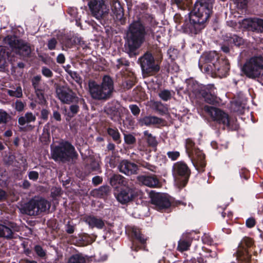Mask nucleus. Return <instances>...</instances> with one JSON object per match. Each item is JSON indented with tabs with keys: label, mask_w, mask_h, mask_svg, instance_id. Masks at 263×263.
<instances>
[{
	"label": "nucleus",
	"mask_w": 263,
	"mask_h": 263,
	"mask_svg": "<svg viewBox=\"0 0 263 263\" xmlns=\"http://www.w3.org/2000/svg\"><path fill=\"white\" fill-rule=\"evenodd\" d=\"M126 34L125 50L129 57H133L138 54L137 50L144 42L145 36H154V32L141 21L136 20L129 25Z\"/></svg>",
	"instance_id": "f257e3e1"
},
{
	"label": "nucleus",
	"mask_w": 263,
	"mask_h": 263,
	"mask_svg": "<svg viewBox=\"0 0 263 263\" xmlns=\"http://www.w3.org/2000/svg\"><path fill=\"white\" fill-rule=\"evenodd\" d=\"M199 67L204 72L213 77L222 78L228 73L230 67L229 62L225 59H219L215 51L203 53L199 61Z\"/></svg>",
	"instance_id": "f03ea898"
},
{
	"label": "nucleus",
	"mask_w": 263,
	"mask_h": 263,
	"mask_svg": "<svg viewBox=\"0 0 263 263\" xmlns=\"http://www.w3.org/2000/svg\"><path fill=\"white\" fill-rule=\"evenodd\" d=\"M89 92L91 97L98 100H107L111 97L114 90V82L108 76L103 77L101 84L93 80H90L88 83Z\"/></svg>",
	"instance_id": "7ed1b4c3"
},
{
	"label": "nucleus",
	"mask_w": 263,
	"mask_h": 263,
	"mask_svg": "<svg viewBox=\"0 0 263 263\" xmlns=\"http://www.w3.org/2000/svg\"><path fill=\"white\" fill-rule=\"evenodd\" d=\"M51 156L56 161L66 162L77 158L78 155L71 143L62 141L58 145L51 147Z\"/></svg>",
	"instance_id": "20e7f679"
},
{
	"label": "nucleus",
	"mask_w": 263,
	"mask_h": 263,
	"mask_svg": "<svg viewBox=\"0 0 263 263\" xmlns=\"http://www.w3.org/2000/svg\"><path fill=\"white\" fill-rule=\"evenodd\" d=\"M49 208L50 203L47 200L41 198H35L24 204L21 210L24 214L35 216L46 212Z\"/></svg>",
	"instance_id": "39448f33"
},
{
	"label": "nucleus",
	"mask_w": 263,
	"mask_h": 263,
	"mask_svg": "<svg viewBox=\"0 0 263 263\" xmlns=\"http://www.w3.org/2000/svg\"><path fill=\"white\" fill-rule=\"evenodd\" d=\"M263 69V58L261 57H253L248 60L241 69L245 74L251 79L259 78Z\"/></svg>",
	"instance_id": "423d86ee"
},
{
	"label": "nucleus",
	"mask_w": 263,
	"mask_h": 263,
	"mask_svg": "<svg viewBox=\"0 0 263 263\" xmlns=\"http://www.w3.org/2000/svg\"><path fill=\"white\" fill-rule=\"evenodd\" d=\"M185 147L189 156L196 169L199 172L203 171L206 164L204 155L200 149L195 147L194 142L190 138L186 140Z\"/></svg>",
	"instance_id": "0eeeda50"
},
{
	"label": "nucleus",
	"mask_w": 263,
	"mask_h": 263,
	"mask_svg": "<svg viewBox=\"0 0 263 263\" xmlns=\"http://www.w3.org/2000/svg\"><path fill=\"white\" fill-rule=\"evenodd\" d=\"M212 9V5L209 3V0L197 1L190 14L193 15L192 20L195 21L197 19L199 22L204 24L209 18Z\"/></svg>",
	"instance_id": "6e6552de"
},
{
	"label": "nucleus",
	"mask_w": 263,
	"mask_h": 263,
	"mask_svg": "<svg viewBox=\"0 0 263 263\" xmlns=\"http://www.w3.org/2000/svg\"><path fill=\"white\" fill-rule=\"evenodd\" d=\"M187 90L193 93H199L204 99L205 101L209 104H214L216 102L215 89L214 85L210 84L207 85L203 89L200 90L199 84L193 80L187 81Z\"/></svg>",
	"instance_id": "1a4fd4ad"
},
{
	"label": "nucleus",
	"mask_w": 263,
	"mask_h": 263,
	"mask_svg": "<svg viewBox=\"0 0 263 263\" xmlns=\"http://www.w3.org/2000/svg\"><path fill=\"white\" fill-rule=\"evenodd\" d=\"M106 0H88V6L91 15L98 20L105 17L109 13V9Z\"/></svg>",
	"instance_id": "9d476101"
},
{
	"label": "nucleus",
	"mask_w": 263,
	"mask_h": 263,
	"mask_svg": "<svg viewBox=\"0 0 263 263\" xmlns=\"http://www.w3.org/2000/svg\"><path fill=\"white\" fill-rule=\"evenodd\" d=\"M190 170L187 165L181 161L175 163L173 167V175L175 181L180 187L186 184L190 175Z\"/></svg>",
	"instance_id": "9b49d317"
},
{
	"label": "nucleus",
	"mask_w": 263,
	"mask_h": 263,
	"mask_svg": "<svg viewBox=\"0 0 263 263\" xmlns=\"http://www.w3.org/2000/svg\"><path fill=\"white\" fill-rule=\"evenodd\" d=\"M6 45L9 46L11 50L24 57L28 56L31 53L30 47L19 41L15 36H7L4 40Z\"/></svg>",
	"instance_id": "f8f14e48"
},
{
	"label": "nucleus",
	"mask_w": 263,
	"mask_h": 263,
	"mask_svg": "<svg viewBox=\"0 0 263 263\" xmlns=\"http://www.w3.org/2000/svg\"><path fill=\"white\" fill-rule=\"evenodd\" d=\"M139 60L144 74H153L160 69L158 62L155 61L153 55L149 52L145 53Z\"/></svg>",
	"instance_id": "ddd939ff"
},
{
	"label": "nucleus",
	"mask_w": 263,
	"mask_h": 263,
	"mask_svg": "<svg viewBox=\"0 0 263 263\" xmlns=\"http://www.w3.org/2000/svg\"><path fill=\"white\" fill-rule=\"evenodd\" d=\"M253 245L252 239L249 237H244L240 241L236 252V258L245 262L249 261L251 258L250 251Z\"/></svg>",
	"instance_id": "4468645a"
},
{
	"label": "nucleus",
	"mask_w": 263,
	"mask_h": 263,
	"mask_svg": "<svg viewBox=\"0 0 263 263\" xmlns=\"http://www.w3.org/2000/svg\"><path fill=\"white\" fill-rule=\"evenodd\" d=\"M204 109L214 121L219 123H221L230 128H233V127L231 126V120L229 118L228 115L222 110L207 105L204 107Z\"/></svg>",
	"instance_id": "2eb2a0df"
},
{
	"label": "nucleus",
	"mask_w": 263,
	"mask_h": 263,
	"mask_svg": "<svg viewBox=\"0 0 263 263\" xmlns=\"http://www.w3.org/2000/svg\"><path fill=\"white\" fill-rule=\"evenodd\" d=\"M56 93L58 99L63 103L70 104L78 102V97L71 89L68 87H58L56 89Z\"/></svg>",
	"instance_id": "dca6fc26"
},
{
	"label": "nucleus",
	"mask_w": 263,
	"mask_h": 263,
	"mask_svg": "<svg viewBox=\"0 0 263 263\" xmlns=\"http://www.w3.org/2000/svg\"><path fill=\"white\" fill-rule=\"evenodd\" d=\"M152 203L158 211H163L171 206V201L167 196L161 193H156L151 196Z\"/></svg>",
	"instance_id": "f3484780"
},
{
	"label": "nucleus",
	"mask_w": 263,
	"mask_h": 263,
	"mask_svg": "<svg viewBox=\"0 0 263 263\" xmlns=\"http://www.w3.org/2000/svg\"><path fill=\"white\" fill-rule=\"evenodd\" d=\"M132 235L135 240L133 242L132 249L136 251L139 249H145L147 238L141 233L140 230L133 227L131 229Z\"/></svg>",
	"instance_id": "a211bd4d"
},
{
	"label": "nucleus",
	"mask_w": 263,
	"mask_h": 263,
	"mask_svg": "<svg viewBox=\"0 0 263 263\" xmlns=\"http://www.w3.org/2000/svg\"><path fill=\"white\" fill-rule=\"evenodd\" d=\"M241 26L257 32H263V20L258 18H246L242 20Z\"/></svg>",
	"instance_id": "6ab92c4d"
},
{
	"label": "nucleus",
	"mask_w": 263,
	"mask_h": 263,
	"mask_svg": "<svg viewBox=\"0 0 263 263\" xmlns=\"http://www.w3.org/2000/svg\"><path fill=\"white\" fill-rule=\"evenodd\" d=\"M193 15H191L189 17V20L186 21L183 25L184 30L185 32L189 34H197L198 32L203 28V24L197 21L192 20Z\"/></svg>",
	"instance_id": "aec40b11"
},
{
	"label": "nucleus",
	"mask_w": 263,
	"mask_h": 263,
	"mask_svg": "<svg viewBox=\"0 0 263 263\" xmlns=\"http://www.w3.org/2000/svg\"><path fill=\"white\" fill-rule=\"evenodd\" d=\"M19 227L15 223L9 222L6 224H0V237L9 239L13 238L14 232H18Z\"/></svg>",
	"instance_id": "412c9836"
},
{
	"label": "nucleus",
	"mask_w": 263,
	"mask_h": 263,
	"mask_svg": "<svg viewBox=\"0 0 263 263\" xmlns=\"http://www.w3.org/2000/svg\"><path fill=\"white\" fill-rule=\"evenodd\" d=\"M36 120V117L31 112H27L24 116H21L18 118V123L22 130H31L34 128V126L28 124L34 122Z\"/></svg>",
	"instance_id": "4be33fe9"
},
{
	"label": "nucleus",
	"mask_w": 263,
	"mask_h": 263,
	"mask_svg": "<svg viewBox=\"0 0 263 263\" xmlns=\"http://www.w3.org/2000/svg\"><path fill=\"white\" fill-rule=\"evenodd\" d=\"M111 11L114 14V17L117 21L120 22L121 24L125 23V18L124 16L123 9L118 0H111L110 2Z\"/></svg>",
	"instance_id": "5701e85b"
},
{
	"label": "nucleus",
	"mask_w": 263,
	"mask_h": 263,
	"mask_svg": "<svg viewBox=\"0 0 263 263\" xmlns=\"http://www.w3.org/2000/svg\"><path fill=\"white\" fill-rule=\"evenodd\" d=\"M135 196V191L132 187L128 186L121 189L117 195L116 198L119 202L122 204L126 203L131 201Z\"/></svg>",
	"instance_id": "b1692460"
},
{
	"label": "nucleus",
	"mask_w": 263,
	"mask_h": 263,
	"mask_svg": "<svg viewBox=\"0 0 263 263\" xmlns=\"http://www.w3.org/2000/svg\"><path fill=\"white\" fill-rule=\"evenodd\" d=\"M120 172L127 175H130L137 173L138 166L127 160H122L118 166Z\"/></svg>",
	"instance_id": "393cba45"
},
{
	"label": "nucleus",
	"mask_w": 263,
	"mask_h": 263,
	"mask_svg": "<svg viewBox=\"0 0 263 263\" xmlns=\"http://www.w3.org/2000/svg\"><path fill=\"white\" fill-rule=\"evenodd\" d=\"M193 241L191 234H183L178 243L177 250L182 252L190 249Z\"/></svg>",
	"instance_id": "a878e982"
},
{
	"label": "nucleus",
	"mask_w": 263,
	"mask_h": 263,
	"mask_svg": "<svg viewBox=\"0 0 263 263\" xmlns=\"http://www.w3.org/2000/svg\"><path fill=\"white\" fill-rule=\"evenodd\" d=\"M138 181L143 185L155 187L159 185V181L155 176L141 175L137 177Z\"/></svg>",
	"instance_id": "bb28decb"
},
{
	"label": "nucleus",
	"mask_w": 263,
	"mask_h": 263,
	"mask_svg": "<svg viewBox=\"0 0 263 263\" xmlns=\"http://www.w3.org/2000/svg\"><path fill=\"white\" fill-rule=\"evenodd\" d=\"M138 123L141 126H151L155 125L161 124L162 120L161 118L153 116H147L138 120Z\"/></svg>",
	"instance_id": "cd10ccee"
},
{
	"label": "nucleus",
	"mask_w": 263,
	"mask_h": 263,
	"mask_svg": "<svg viewBox=\"0 0 263 263\" xmlns=\"http://www.w3.org/2000/svg\"><path fill=\"white\" fill-rule=\"evenodd\" d=\"M84 220L92 228H97L101 229L105 226L104 221L101 218L94 216H86L84 218Z\"/></svg>",
	"instance_id": "c85d7f7f"
},
{
	"label": "nucleus",
	"mask_w": 263,
	"mask_h": 263,
	"mask_svg": "<svg viewBox=\"0 0 263 263\" xmlns=\"http://www.w3.org/2000/svg\"><path fill=\"white\" fill-rule=\"evenodd\" d=\"M86 167L90 169L91 171H97L99 168V161L98 157L94 156H89L84 159Z\"/></svg>",
	"instance_id": "c756f323"
},
{
	"label": "nucleus",
	"mask_w": 263,
	"mask_h": 263,
	"mask_svg": "<svg viewBox=\"0 0 263 263\" xmlns=\"http://www.w3.org/2000/svg\"><path fill=\"white\" fill-rule=\"evenodd\" d=\"M42 77L41 76L38 75L34 76L31 80L32 85L34 89V92L45 91L44 83L41 82Z\"/></svg>",
	"instance_id": "7c9ffc66"
},
{
	"label": "nucleus",
	"mask_w": 263,
	"mask_h": 263,
	"mask_svg": "<svg viewBox=\"0 0 263 263\" xmlns=\"http://www.w3.org/2000/svg\"><path fill=\"white\" fill-rule=\"evenodd\" d=\"M138 20L141 21L145 26H148V28H150L152 30V28L156 26L157 24L156 21L153 15L148 14H144L142 16L141 18L139 19Z\"/></svg>",
	"instance_id": "2f4dec72"
},
{
	"label": "nucleus",
	"mask_w": 263,
	"mask_h": 263,
	"mask_svg": "<svg viewBox=\"0 0 263 263\" xmlns=\"http://www.w3.org/2000/svg\"><path fill=\"white\" fill-rule=\"evenodd\" d=\"M10 49L6 46H0V67H4L6 64L7 59L9 57Z\"/></svg>",
	"instance_id": "473e14b6"
},
{
	"label": "nucleus",
	"mask_w": 263,
	"mask_h": 263,
	"mask_svg": "<svg viewBox=\"0 0 263 263\" xmlns=\"http://www.w3.org/2000/svg\"><path fill=\"white\" fill-rule=\"evenodd\" d=\"M110 184L112 186H117L120 184L125 185V179L120 175H114L110 178Z\"/></svg>",
	"instance_id": "72a5a7b5"
},
{
	"label": "nucleus",
	"mask_w": 263,
	"mask_h": 263,
	"mask_svg": "<svg viewBox=\"0 0 263 263\" xmlns=\"http://www.w3.org/2000/svg\"><path fill=\"white\" fill-rule=\"evenodd\" d=\"M143 134L144 139L146 140L149 146L155 147L157 145L158 142L156 138L152 134L149 133L147 130H145Z\"/></svg>",
	"instance_id": "f704fd0d"
},
{
	"label": "nucleus",
	"mask_w": 263,
	"mask_h": 263,
	"mask_svg": "<svg viewBox=\"0 0 263 263\" xmlns=\"http://www.w3.org/2000/svg\"><path fill=\"white\" fill-rule=\"evenodd\" d=\"M6 92L9 96L12 97L20 98L23 96L22 89L20 86L14 87L12 89H7Z\"/></svg>",
	"instance_id": "c9c22d12"
},
{
	"label": "nucleus",
	"mask_w": 263,
	"mask_h": 263,
	"mask_svg": "<svg viewBox=\"0 0 263 263\" xmlns=\"http://www.w3.org/2000/svg\"><path fill=\"white\" fill-rule=\"evenodd\" d=\"M68 263H86V259L82 254H76L69 258Z\"/></svg>",
	"instance_id": "e433bc0d"
},
{
	"label": "nucleus",
	"mask_w": 263,
	"mask_h": 263,
	"mask_svg": "<svg viewBox=\"0 0 263 263\" xmlns=\"http://www.w3.org/2000/svg\"><path fill=\"white\" fill-rule=\"evenodd\" d=\"M110 188L107 185L102 186L98 189L95 190L93 191V194L96 195L99 197H102L106 195L109 192Z\"/></svg>",
	"instance_id": "4c0bfd02"
},
{
	"label": "nucleus",
	"mask_w": 263,
	"mask_h": 263,
	"mask_svg": "<svg viewBox=\"0 0 263 263\" xmlns=\"http://www.w3.org/2000/svg\"><path fill=\"white\" fill-rule=\"evenodd\" d=\"M226 40L230 44H233L236 46H240L243 43V40L236 35H234L232 36L227 37Z\"/></svg>",
	"instance_id": "58836bf2"
},
{
	"label": "nucleus",
	"mask_w": 263,
	"mask_h": 263,
	"mask_svg": "<svg viewBox=\"0 0 263 263\" xmlns=\"http://www.w3.org/2000/svg\"><path fill=\"white\" fill-rule=\"evenodd\" d=\"M11 119V117L5 110L0 109V124H6Z\"/></svg>",
	"instance_id": "ea45409f"
},
{
	"label": "nucleus",
	"mask_w": 263,
	"mask_h": 263,
	"mask_svg": "<svg viewBox=\"0 0 263 263\" xmlns=\"http://www.w3.org/2000/svg\"><path fill=\"white\" fill-rule=\"evenodd\" d=\"M44 92V90L35 92L36 96L35 102L41 105H44L46 103V100L45 98Z\"/></svg>",
	"instance_id": "a19ab883"
},
{
	"label": "nucleus",
	"mask_w": 263,
	"mask_h": 263,
	"mask_svg": "<svg viewBox=\"0 0 263 263\" xmlns=\"http://www.w3.org/2000/svg\"><path fill=\"white\" fill-rule=\"evenodd\" d=\"M135 77L133 73L130 74V78L123 83V87L124 89H129L131 88L135 84Z\"/></svg>",
	"instance_id": "79ce46f5"
},
{
	"label": "nucleus",
	"mask_w": 263,
	"mask_h": 263,
	"mask_svg": "<svg viewBox=\"0 0 263 263\" xmlns=\"http://www.w3.org/2000/svg\"><path fill=\"white\" fill-rule=\"evenodd\" d=\"M107 133L112 138L114 141L118 142L120 140V134L117 129L108 128Z\"/></svg>",
	"instance_id": "37998d69"
},
{
	"label": "nucleus",
	"mask_w": 263,
	"mask_h": 263,
	"mask_svg": "<svg viewBox=\"0 0 263 263\" xmlns=\"http://www.w3.org/2000/svg\"><path fill=\"white\" fill-rule=\"evenodd\" d=\"M231 108L234 112L241 114L243 112L244 106L238 102H234L231 104Z\"/></svg>",
	"instance_id": "c03bdc74"
},
{
	"label": "nucleus",
	"mask_w": 263,
	"mask_h": 263,
	"mask_svg": "<svg viewBox=\"0 0 263 263\" xmlns=\"http://www.w3.org/2000/svg\"><path fill=\"white\" fill-rule=\"evenodd\" d=\"M160 98L164 101H167L171 98L172 94L168 90H163L159 93Z\"/></svg>",
	"instance_id": "a18cd8bd"
},
{
	"label": "nucleus",
	"mask_w": 263,
	"mask_h": 263,
	"mask_svg": "<svg viewBox=\"0 0 263 263\" xmlns=\"http://www.w3.org/2000/svg\"><path fill=\"white\" fill-rule=\"evenodd\" d=\"M174 1H175V3L176 4V5H177L178 7L180 9H184L186 7H187L191 3V0H174Z\"/></svg>",
	"instance_id": "49530a36"
},
{
	"label": "nucleus",
	"mask_w": 263,
	"mask_h": 263,
	"mask_svg": "<svg viewBox=\"0 0 263 263\" xmlns=\"http://www.w3.org/2000/svg\"><path fill=\"white\" fill-rule=\"evenodd\" d=\"M67 72L77 83H80L81 82V77L76 71H73L71 70H67Z\"/></svg>",
	"instance_id": "de8ad7c7"
},
{
	"label": "nucleus",
	"mask_w": 263,
	"mask_h": 263,
	"mask_svg": "<svg viewBox=\"0 0 263 263\" xmlns=\"http://www.w3.org/2000/svg\"><path fill=\"white\" fill-rule=\"evenodd\" d=\"M34 251L36 254L40 257L43 258L46 255V251L39 245L35 246L34 247Z\"/></svg>",
	"instance_id": "09e8293b"
},
{
	"label": "nucleus",
	"mask_w": 263,
	"mask_h": 263,
	"mask_svg": "<svg viewBox=\"0 0 263 263\" xmlns=\"http://www.w3.org/2000/svg\"><path fill=\"white\" fill-rule=\"evenodd\" d=\"M82 240L83 241V245L84 246L91 243L95 241V239L90 236L84 234L82 237Z\"/></svg>",
	"instance_id": "8fccbe9b"
},
{
	"label": "nucleus",
	"mask_w": 263,
	"mask_h": 263,
	"mask_svg": "<svg viewBox=\"0 0 263 263\" xmlns=\"http://www.w3.org/2000/svg\"><path fill=\"white\" fill-rule=\"evenodd\" d=\"M41 72L42 74L47 78H51L53 76L52 71L48 68L43 66L42 67Z\"/></svg>",
	"instance_id": "3c124183"
},
{
	"label": "nucleus",
	"mask_w": 263,
	"mask_h": 263,
	"mask_svg": "<svg viewBox=\"0 0 263 263\" xmlns=\"http://www.w3.org/2000/svg\"><path fill=\"white\" fill-rule=\"evenodd\" d=\"M124 141L127 144H132L136 142V138L132 135H124Z\"/></svg>",
	"instance_id": "603ef678"
},
{
	"label": "nucleus",
	"mask_w": 263,
	"mask_h": 263,
	"mask_svg": "<svg viewBox=\"0 0 263 263\" xmlns=\"http://www.w3.org/2000/svg\"><path fill=\"white\" fill-rule=\"evenodd\" d=\"M68 13L76 20L77 22V20L79 19V14L77 12V9L76 8H70L68 10Z\"/></svg>",
	"instance_id": "864d4df0"
},
{
	"label": "nucleus",
	"mask_w": 263,
	"mask_h": 263,
	"mask_svg": "<svg viewBox=\"0 0 263 263\" xmlns=\"http://www.w3.org/2000/svg\"><path fill=\"white\" fill-rule=\"evenodd\" d=\"M237 7L239 9H245L247 5V0H234Z\"/></svg>",
	"instance_id": "5fc2aeb1"
},
{
	"label": "nucleus",
	"mask_w": 263,
	"mask_h": 263,
	"mask_svg": "<svg viewBox=\"0 0 263 263\" xmlns=\"http://www.w3.org/2000/svg\"><path fill=\"white\" fill-rule=\"evenodd\" d=\"M129 108L130 109L131 112L133 114V115L137 116L140 114V109L137 105H130Z\"/></svg>",
	"instance_id": "6e6d98bb"
},
{
	"label": "nucleus",
	"mask_w": 263,
	"mask_h": 263,
	"mask_svg": "<svg viewBox=\"0 0 263 263\" xmlns=\"http://www.w3.org/2000/svg\"><path fill=\"white\" fill-rule=\"evenodd\" d=\"M66 231L68 234H72L74 232L75 226L70 221H68L65 226Z\"/></svg>",
	"instance_id": "4d7b16f0"
},
{
	"label": "nucleus",
	"mask_w": 263,
	"mask_h": 263,
	"mask_svg": "<svg viewBox=\"0 0 263 263\" xmlns=\"http://www.w3.org/2000/svg\"><path fill=\"white\" fill-rule=\"evenodd\" d=\"M167 155L172 160H176L180 156V153L177 151L168 152Z\"/></svg>",
	"instance_id": "13d9d810"
},
{
	"label": "nucleus",
	"mask_w": 263,
	"mask_h": 263,
	"mask_svg": "<svg viewBox=\"0 0 263 263\" xmlns=\"http://www.w3.org/2000/svg\"><path fill=\"white\" fill-rule=\"evenodd\" d=\"M139 164L141 166H142L143 167L146 168H147L151 171H153V172L155 171L156 169L155 166L150 164L149 163H148L146 162L142 161L141 162H139Z\"/></svg>",
	"instance_id": "bf43d9fd"
},
{
	"label": "nucleus",
	"mask_w": 263,
	"mask_h": 263,
	"mask_svg": "<svg viewBox=\"0 0 263 263\" xmlns=\"http://www.w3.org/2000/svg\"><path fill=\"white\" fill-rule=\"evenodd\" d=\"M15 109L19 112L22 111L25 107V104L20 100H16L15 103Z\"/></svg>",
	"instance_id": "052dcab7"
},
{
	"label": "nucleus",
	"mask_w": 263,
	"mask_h": 263,
	"mask_svg": "<svg viewBox=\"0 0 263 263\" xmlns=\"http://www.w3.org/2000/svg\"><path fill=\"white\" fill-rule=\"evenodd\" d=\"M57 41L55 38L49 40L48 42L47 46L49 50H53L57 45Z\"/></svg>",
	"instance_id": "680f3d73"
},
{
	"label": "nucleus",
	"mask_w": 263,
	"mask_h": 263,
	"mask_svg": "<svg viewBox=\"0 0 263 263\" xmlns=\"http://www.w3.org/2000/svg\"><path fill=\"white\" fill-rule=\"evenodd\" d=\"M202 242L208 245H211L213 243V240L210 235L208 234H204L202 237Z\"/></svg>",
	"instance_id": "e2e57ef3"
},
{
	"label": "nucleus",
	"mask_w": 263,
	"mask_h": 263,
	"mask_svg": "<svg viewBox=\"0 0 263 263\" xmlns=\"http://www.w3.org/2000/svg\"><path fill=\"white\" fill-rule=\"evenodd\" d=\"M39 174L38 172L34 171H30L28 173V177L29 179L33 181H36L39 178Z\"/></svg>",
	"instance_id": "0e129e2a"
},
{
	"label": "nucleus",
	"mask_w": 263,
	"mask_h": 263,
	"mask_svg": "<svg viewBox=\"0 0 263 263\" xmlns=\"http://www.w3.org/2000/svg\"><path fill=\"white\" fill-rule=\"evenodd\" d=\"M117 62V64L116 65V66L118 69H119L122 65L128 66L129 64L128 62L123 59H118Z\"/></svg>",
	"instance_id": "69168bd1"
},
{
	"label": "nucleus",
	"mask_w": 263,
	"mask_h": 263,
	"mask_svg": "<svg viewBox=\"0 0 263 263\" xmlns=\"http://www.w3.org/2000/svg\"><path fill=\"white\" fill-rule=\"evenodd\" d=\"M70 111L72 113V116L77 114L79 110V106L77 104H73L70 106Z\"/></svg>",
	"instance_id": "338daca9"
},
{
	"label": "nucleus",
	"mask_w": 263,
	"mask_h": 263,
	"mask_svg": "<svg viewBox=\"0 0 263 263\" xmlns=\"http://www.w3.org/2000/svg\"><path fill=\"white\" fill-rule=\"evenodd\" d=\"M246 226L248 228H252L253 227L255 224V219L253 218H248L246 220Z\"/></svg>",
	"instance_id": "774afa93"
}]
</instances>
